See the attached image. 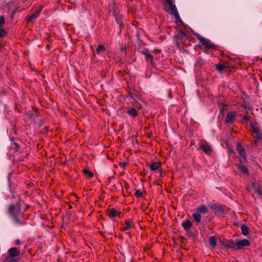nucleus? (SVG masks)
Masks as SVG:
<instances>
[{"label": "nucleus", "instance_id": "1", "mask_svg": "<svg viewBox=\"0 0 262 262\" xmlns=\"http://www.w3.org/2000/svg\"><path fill=\"white\" fill-rule=\"evenodd\" d=\"M165 3L164 4V10L168 13L174 16L177 19H179L180 16L177 11V9L173 3L174 0H165Z\"/></svg>", "mask_w": 262, "mask_h": 262}, {"label": "nucleus", "instance_id": "2", "mask_svg": "<svg viewBox=\"0 0 262 262\" xmlns=\"http://www.w3.org/2000/svg\"><path fill=\"white\" fill-rule=\"evenodd\" d=\"M20 252L17 248L13 247L10 248L8 252V255L6 256L7 262H16L18 259Z\"/></svg>", "mask_w": 262, "mask_h": 262}, {"label": "nucleus", "instance_id": "3", "mask_svg": "<svg viewBox=\"0 0 262 262\" xmlns=\"http://www.w3.org/2000/svg\"><path fill=\"white\" fill-rule=\"evenodd\" d=\"M9 212L10 215L13 218L16 223H18V215L20 213V208L18 205H11L9 207Z\"/></svg>", "mask_w": 262, "mask_h": 262}, {"label": "nucleus", "instance_id": "4", "mask_svg": "<svg viewBox=\"0 0 262 262\" xmlns=\"http://www.w3.org/2000/svg\"><path fill=\"white\" fill-rule=\"evenodd\" d=\"M237 150L239 155L240 162L243 163L247 161V156L245 149L240 142L237 143Z\"/></svg>", "mask_w": 262, "mask_h": 262}, {"label": "nucleus", "instance_id": "5", "mask_svg": "<svg viewBox=\"0 0 262 262\" xmlns=\"http://www.w3.org/2000/svg\"><path fill=\"white\" fill-rule=\"evenodd\" d=\"M249 245L250 242L247 239H244L242 240L236 239L234 241L235 250L242 249L244 247L248 246Z\"/></svg>", "mask_w": 262, "mask_h": 262}, {"label": "nucleus", "instance_id": "6", "mask_svg": "<svg viewBox=\"0 0 262 262\" xmlns=\"http://www.w3.org/2000/svg\"><path fill=\"white\" fill-rule=\"evenodd\" d=\"M236 115L235 112H229L227 115L225 122L227 123H232L235 120V117Z\"/></svg>", "mask_w": 262, "mask_h": 262}, {"label": "nucleus", "instance_id": "7", "mask_svg": "<svg viewBox=\"0 0 262 262\" xmlns=\"http://www.w3.org/2000/svg\"><path fill=\"white\" fill-rule=\"evenodd\" d=\"M221 245L226 249H232L235 250L234 242L233 241H222Z\"/></svg>", "mask_w": 262, "mask_h": 262}, {"label": "nucleus", "instance_id": "8", "mask_svg": "<svg viewBox=\"0 0 262 262\" xmlns=\"http://www.w3.org/2000/svg\"><path fill=\"white\" fill-rule=\"evenodd\" d=\"M253 131L256 134L258 138H262V133L257 123H253L251 124Z\"/></svg>", "mask_w": 262, "mask_h": 262}, {"label": "nucleus", "instance_id": "9", "mask_svg": "<svg viewBox=\"0 0 262 262\" xmlns=\"http://www.w3.org/2000/svg\"><path fill=\"white\" fill-rule=\"evenodd\" d=\"M199 39L200 41V42L204 45H205L207 48H211L213 47V45L211 43L210 41L204 38L202 36H200L199 37Z\"/></svg>", "mask_w": 262, "mask_h": 262}, {"label": "nucleus", "instance_id": "10", "mask_svg": "<svg viewBox=\"0 0 262 262\" xmlns=\"http://www.w3.org/2000/svg\"><path fill=\"white\" fill-rule=\"evenodd\" d=\"M141 53H142V54H143V55H145L146 61H150L151 65L152 66H154V61H153V60H154L153 56L150 54H149V53H148L147 51H142L141 52Z\"/></svg>", "mask_w": 262, "mask_h": 262}, {"label": "nucleus", "instance_id": "11", "mask_svg": "<svg viewBox=\"0 0 262 262\" xmlns=\"http://www.w3.org/2000/svg\"><path fill=\"white\" fill-rule=\"evenodd\" d=\"M200 149L206 154H210L212 151V149L208 144H201L200 145Z\"/></svg>", "mask_w": 262, "mask_h": 262}, {"label": "nucleus", "instance_id": "12", "mask_svg": "<svg viewBox=\"0 0 262 262\" xmlns=\"http://www.w3.org/2000/svg\"><path fill=\"white\" fill-rule=\"evenodd\" d=\"M131 99H132V102L133 103V104L134 105V106L136 107V108H140L139 106L140 105V99L139 98V97H138L137 95H136V94H134V95H133L132 96H131Z\"/></svg>", "mask_w": 262, "mask_h": 262}, {"label": "nucleus", "instance_id": "13", "mask_svg": "<svg viewBox=\"0 0 262 262\" xmlns=\"http://www.w3.org/2000/svg\"><path fill=\"white\" fill-rule=\"evenodd\" d=\"M40 12V10H39L37 12L34 13V14H33L31 15L28 16L27 18V22L29 23L30 21H32L33 20H34V19H35L36 17H38Z\"/></svg>", "mask_w": 262, "mask_h": 262}, {"label": "nucleus", "instance_id": "14", "mask_svg": "<svg viewBox=\"0 0 262 262\" xmlns=\"http://www.w3.org/2000/svg\"><path fill=\"white\" fill-rule=\"evenodd\" d=\"M107 213L109 216L110 217H115L118 214V211L115 208H110L107 210Z\"/></svg>", "mask_w": 262, "mask_h": 262}, {"label": "nucleus", "instance_id": "15", "mask_svg": "<svg viewBox=\"0 0 262 262\" xmlns=\"http://www.w3.org/2000/svg\"><path fill=\"white\" fill-rule=\"evenodd\" d=\"M161 162H154L150 165V168L151 170L155 171L156 170L159 169V168L161 167Z\"/></svg>", "mask_w": 262, "mask_h": 262}, {"label": "nucleus", "instance_id": "16", "mask_svg": "<svg viewBox=\"0 0 262 262\" xmlns=\"http://www.w3.org/2000/svg\"><path fill=\"white\" fill-rule=\"evenodd\" d=\"M211 208L216 210L217 212L224 213V209L220 205L214 204L211 206Z\"/></svg>", "mask_w": 262, "mask_h": 262}, {"label": "nucleus", "instance_id": "17", "mask_svg": "<svg viewBox=\"0 0 262 262\" xmlns=\"http://www.w3.org/2000/svg\"><path fill=\"white\" fill-rule=\"evenodd\" d=\"M192 226L191 222L189 220H186L182 223V226L186 230H189Z\"/></svg>", "mask_w": 262, "mask_h": 262}, {"label": "nucleus", "instance_id": "18", "mask_svg": "<svg viewBox=\"0 0 262 262\" xmlns=\"http://www.w3.org/2000/svg\"><path fill=\"white\" fill-rule=\"evenodd\" d=\"M252 187L255 190V191L256 192H257L259 193H260V194L261 193V190L259 188V185L256 182H255V181L252 182Z\"/></svg>", "mask_w": 262, "mask_h": 262}, {"label": "nucleus", "instance_id": "19", "mask_svg": "<svg viewBox=\"0 0 262 262\" xmlns=\"http://www.w3.org/2000/svg\"><path fill=\"white\" fill-rule=\"evenodd\" d=\"M127 113L133 116V117H135L137 115V111L136 110V109L135 108H130L127 112Z\"/></svg>", "mask_w": 262, "mask_h": 262}, {"label": "nucleus", "instance_id": "20", "mask_svg": "<svg viewBox=\"0 0 262 262\" xmlns=\"http://www.w3.org/2000/svg\"><path fill=\"white\" fill-rule=\"evenodd\" d=\"M241 228L242 232L244 235H247L249 233V229L247 226L242 225Z\"/></svg>", "mask_w": 262, "mask_h": 262}, {"label": "nucleus", "instance_id": "21", "mask_svg": "<svg viewBox=\"0 0 262 262\" xmlns=\"http://www.w3.org/2000/svg\"><path fill=\"white\" fill-rule=\"evenodd\" d=\"M105 51V48L103 45H99L98 48L96 49V53L97 54H99L101 52H104Z\"/></svg>", "mask_w": 262, "mask_h": 262}, {"label": "nucleus", "instance_id": "22", "mask_svg": "<svg viewBox=\"0 0 262 262\" xmlns=\"http://www.w3.org/2000/svg\"><path fill=\"white\" fill-rule=\"evenodd\" d=\"M210 244L213 247H215L216 245V239L215 237L211 236L209 238Z\"/></svg>", "mask_w": 262, "mask_h": 262}, {"label": "nucleus", "instance_id": "23", "mask_svg": "<svg viewBox=\"0 0 262 262\" xmlns=\"http://www.w3.org/2000/svg\"><path fill=\"white\" fill-rule=\"evenodd\" d=\"M238 168L239 170L244 174H248V170L246 167L243 165H239Z\"/></svg>", "mask_w": 262, "mask_h": 262}, {"label": "nucleus", "instance_id": "24", "mask_svg": "<svg viewBox=\"0 0 262 262\" xmlns=\"http://www.w3.org/2000/svg\"><path fill=\"white\" fill-rule=\"evenodd\" d=\"M198 211L202 213H206L207 212L208 209L206 206L202 205L198 207Z\"/></svg>", "mask_w": 262, "mask_h": 262}, {"label": "nucleus", "instance_id": "25", "mask_svg": "<svg viewBox=\"0 0 262 262\" xmlns=\"http://www.w3.org/2000/svg\"><path fill=\"white\" fill-rule=\"evenodd\" d=\"M187 35L186 34L181 31H179V34L178 35V38L179 39H182V40L184 38L186 39L187 38Z\"/></svg>", "mask_w": 262, "mask_h": 262}, {"label": "nucleus", "instance_id": "26", "mask_svg": "<svg viewBox=\"0 0 262 262\" xmlns=\"http://www.w3.org/2000/svg\"><path fill=\"white\" fill-rule=\"evenodd\" d=\"M193 217L197 222H200L201 221V215L199 213H194L193 214Z\"/></svg>", "mask_w": 262, "mask_h": 262}, {"label": "nucleus", "instance_id": "27", "mask_svg": "<svg viewBox=\"0 0 262 262\" xmlns=\"http://www.w3.org/2000/svg\"><path fill=\"white\" fill-rule=\"evenodd\" d=\"M83 172L89 178H91L93 176V173L88 169H84Z\"/></svg>", "mask_w": 262, "mask_h": 262}, {"label": "nucleus", "instance_id": "28", "mask_svg": "<svg viewBox=\"0 0 262 262\" xmlns=\"http://www.w3.org/2000/svg\"><path fill=\"white\" fill-rule=\"evenodd\" d=\"M126 226L123 228V230H126L130 229L132 227V224L129 221H125Z\"/></svg>", "mask_w": 262, "mask_h": 262}, {"label": "nucleus", "instance_id": "29", "mask_svg": "<svg viewBox=\"0 0 262 262\" xmlns=\"http://www.w3.org/2000/svg\"><path fill=\"white\" fill-rule=\"evenodd\" d=\"M215 66H216V70L220 72L222 71L225 68V67L224 66V65H223L222 64H216Z\"/></svg>", "mask_w": 262, "mask_h": 262}, {"label": "nucleus", "instance_id": "30", "mask_svg": "<svg viewBox=\"0 0 262 262\" xmlns=\"http://www.w3.org/2000/svg\"><path fill=\"white\" fill-rule=\"evenodd\" d=\"M5 22V18L3 16H0V27L2 26Z\"/></svg>", "mask_w": 262, "mask_h": 262}, {"label": "nucleus", "instance_id": "31", "mask_svg": "<svg viewBox=\"0 0 262 262\" xmlns=\"http://www.w3.org/2000/svg\"><path fill=\"white\" fill-rule=\"evenodd\" d=\"M6 34V31L3 29L0 30V37H3Z\"/></svg>", "mask_w": 262, "mask_h": 262}, {"label": "nucleus", "instance_id": "32", "mask_svg": "<svg viewBox=\"0 0 262 262\" xmlns=\"http://www.w3.org/2000/svg\"><path fill=\"white\" fill-rule=\"evenodd\" d=\"M126 46L123 47L121 49L122 53H123L124 55H126Z\"/></svg>", "mask_w": 262, "mask_h": 262}, {"label": "nucleus", "instance_id": "33", "mask_svg": "<svg viewBox=\"0 0 262 262\" xmlns=\"http://www.w3.org/2000/svg\"><path fill=\"white\" fill-rule=\"evenodd\" d=\"M135 194L138 196H141L142 194V192L138 190H136Z\"/></svg>", "mask_w": 262, "mask_h": 262}, {"label": "nucleus", "instance_id": "34", "mask_svg": "<svg viewBox=\"0 0 262 262\" xmlns=\"http://www.w3.org/2000/svg\"><path fill=\"white\" fill-rule=\"evenodd\" d=\"M126 164H126V162H123V163L120 162V166H121V167H122L123 168H124L126 166Z\"/></svg>", "mask_w": 262, "mask_h": 262}, {"label": "nucleus", "instance_id": "35", "mask_svg": "<svg viewBox=\"0 0 262 262\" xmlns=\"http://www.w3.org/2000/svg\"><path fill=\"white\" fill-rule=\"evenodd\" d=\"M16 12V10L13 11L12 12V14H11V17L13 16V15L15 14Z\"/></svg>", "mask_w": 262, "mask_h": 262}, {"label": "nucleus", "instance_id": "36", "mask_svg": "<svg viewBox=\"0 0 262 262\" xmlns=\"http://www.w3.org/2000/svg\"><path fill=\"white\" fill-rule=\"evenodd\" d=\"M16 243L17 244V245H19L20 244V241L19 239H17L16 241Z\"/></svg>", "mask_w": 262, "mask_h": 262}, {"label": "nucleus", "instance_id": "37", "mask_svg": "<svg viewBox=\"0 0 262 262\" xmlns=\"http://www.w3.org/2000/svg\"><path fill=\"white\" fill-rule=\"evenodd\" d=\"M244 119L245 120H248V118H247V117H246V116H244Z\"/></svg>", "mask_w": 262, "mask_h": 262}, {"label": "nucleus", "instance_id": "38", "mask_svg": "<svg viewBox=\"0 0 262 262\" xmlns=\"http://www.w3.org/2000/svg\"><path fill=\"white\" fill-rule=\"evenodd\" d=\"M256 142H257V140H255V143H256Z\"/></svg>", "mask_w": 262, "mask_h": 262}]
</instances>
